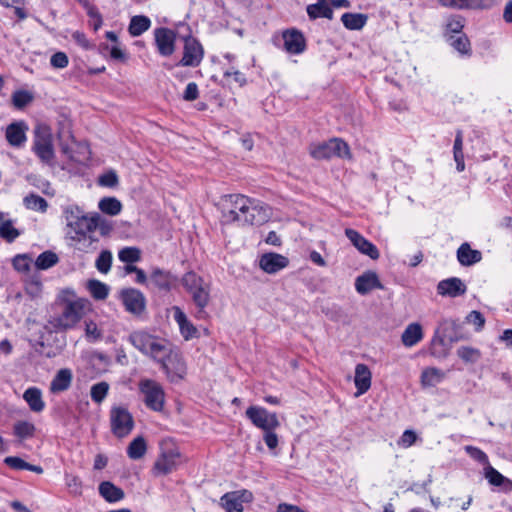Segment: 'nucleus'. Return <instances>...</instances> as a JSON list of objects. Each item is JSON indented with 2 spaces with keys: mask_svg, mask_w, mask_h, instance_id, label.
Wrapping results in <instances>:
<instances>
[{
  "mask_svg": "<svg viewBox=\"0 0 512 512\" xmlns=\"http://www.w3.org/2000/svg\"><path fill=\"white\" fill-rule=\"evenodd\" d=\"M99 183L103 186L113 187L118 183L117 174L113 171L105 173L99 178Z\"/></svg>",
  "mask_w": 512,
  "mask_h": 512,
  "instance_id": "nucleus-63",
  "label": "nucleus"
},
{
  "mask_svg": "<svg viewBox=\"0 0 512 512\" xmlns=\"http://www.w3.org/2000/svg\"><path fill=\"white\" fill-rule=\"evenodd\" d=\"M263 440L270 450H274L278 446V435L275 430H264Z\"/></svg>",
  "mask_w": 512,
  "mask_h": 512,
  "instance_id": "nucleus-62",
  "label": "nucleus"
},
{
  "mask_svg": "<svg viewBox=\"0 0 512 512\" xmlns=\"http://www.w3.org/2000/svg\"><path fill=\"white\" fill-rule=\"evenodd\" d=\"M151 26V20L144 15L133 16L130 20L128 32L132 37H138L146 32Z\"/></svg>",
  "mask_w": 512,
  "mask_h": 512,
  "instance_id": "nucleus-36",
  "label": "nucleus"
},
{
  "mask_svg": "<svg viewBox=\"0 0 512 512\" xmlns=\"http://www.w3.org/2000/svg\"><path fill=\"white\" fill-rule=\"evenodd\" d=\"M457 355L465 362H476L480 357V352L472 347L463 346L457 350Z\"/></svg>",
  "mask_w": 512,
  "mask_h": 512,
  "instance_id": "nucleus-53",
  "label": "nucleus"
},
{
  "mask_svg": "<svg viewBox=\"0 0 512 512\" xmlns=\"http://www.w3.org/2000/svg\"><path fill=\"white\" fill-rule=\"evenodd\" d=\"M140 392L144 395L145 405L156 412L164 408L165 393L162 386L151 379L142 380L139 384Z\"/></svg>",
  "mask_w": 512,
  "mask_h": 512,
  "instance_id": "nucleus-11",
  "label": "nucleus"
},
{
  "mask_svg": "<svg viewBox=\"0 0 512 512\" xmlns=\"http://www.w3.org/2000/svg\"><path fill=\"white\" fill-rule=\"evenodd\" d=\"M86 300H62L59 314L51 316L48 323L56 332L72 329L85 314Z\"/></svg>",
  "mask_w": 512,
  "mask_h": 512,
  "instance_id": "nucleus-2",
  "label": "nucleus"
},
{
  "mask_svg": "<svg viewBox=\"0 0 512 512\" xmlns=\"http://www.w3.org/2000/svg\"><path fill=\"white\" fill-rule=\"evenodd\" d=\"M73 379L72 371L68 368L60 369L50 383L52 393H60L68 390Z\"/></svg>",
  "mask_w": 512,
  "mask_h": 512,
  "instance_id": "nucleus-28",
  "label": "nucleus"
},
{
  "mask_svg": "<svg viewBox=\"0 0 512 512\" xmlns=\"http://www.w3.org/2000/svg\"><path fill=\"white\" fill-rule=\"evenodd\" d=\"M423 338L422 327L419 323L409 324L402 333L401 340L406 347L416 345Z\"/></svg>",
  "mask_w": 512,
  "mask_h": 512,
  "instance_id": "nucleus-31",
  "label": "nucleus"
},
{
  "mask_svg": "<svg viewBox=\"0 0 512 512\" xmlns=\"http://www.w3.org/2000/svg\"><path fill=\"white\" fill-rule=\"evenodd\" d=\"M356 291L361 295H366L374 289L383 288L378 275L374 271H366L355 280Z\"/></svg>",
  "mask_w": 512,
  "mask_h": 512,
  "instance_id": "nucleus-24",
  "label": "nucleus"
},
{
  "mask_svg": "<svg viewBox=\"0 0 512 512\" xmlns=\"http://www.w3.org/2000/svg\"><path fill=\"white\" fill-rule=\"evenodd\" d=\"M372 374L366 364H357L355 367L354 384L357 389L356 396L366 393L371 387Z\"/></svg>",
  "mask_w": 512,
  "mask_h": 512,
  "instance_id": "nucleus-25",
  "label": "nucleus"
},
{
  "mask_svg": "<svg viewBox=\"0 0 512 512\" xmlns=\"http://www.w3.org/2000/svg\"><path fill=\"white\" fill-rule=\"evenodd\" d=\"M149 281L156 289L167 293L176 286L177 277L170 271L155 267L151 271Z\"/></svg>",
  "mask_w": 512,
  "mask_h": 512,
  "instance_id": "nucleus-18",
  "label": "nucleus"
},
{
  "mask_svg": "<svg viewBox=\"0 0 512 512\" xmlns=\"http://www.w3.org/2000/svg\"><path fill=\"white\" fill-rule=\"evenodd\" d=\"M250 204V198L242 194H229L222 198L221 221L231 224L240 221Z\"/></svg>",
  "mask_w": 512,
  "mask_h": 512,
  "instance_id": "nucleus-8",
  "label": "nucleus"
},
{
  "mask_svg": "<svg viewBox=\"0 0 512 512\" xmlns=\"http://www.w3.org/2000/svg\"><path fill=\"white\" fill-rule=\"evenodd\" d=\"M155 361L161 364V368L171 382H177L184 378L186 374V363L181 354L177 351H173L167 346V352L163 354L160 359H156Z\"/></svg>",
  "mask_w": 512,
  "mask_h": 512,
  "instance_id": "nucleus-10",
  "label": "nucleus"
},
{
  "mask_svg": "<svg viewBox=\"0 0 512 512\" xmlns=\"http://www.w3.org/2000/svg\"><path fill=\"white\" fill-rule=\"evenodd\" d=\"M87 288L95 300H105L108 297L109 287L99 280H89Z\"/></svg>",
  "mask_w": 512,
  "mask_h": 512,
  "instance_id": "nucleus-41",
  "label": "nucleus"
},
{
  "mask_svg": "<svg viewBox=\"0 0 512 512\" xmlns=\"http://www.w3.org/2000/svg\"><path fill=\"white\" fill-rule=\"evenodd\" d=\"M129 342L144 355L154 361L167 352V345L145 331H134L128 337Z\"/></svg>",
  "mask_w": 512,
  "mask_h": 512,
  "instance_id": "nucleus-7",
  "label": "nucleus"
},
{
  "mask_svg": "<svg viewBox=\"0 0 512 512\" xmlns=\"http://www.w3.org/2000/svg\"><path fill=\"white\" fill-rule=\"evenodd\" d=\"M444 330L448 331L449 329L453 330L454 333L445 334V337L448 338L451 342H457L463 339L462 336L458 335L457 330L461 328V324L456 320H445L443 322Z\"/></svg>",
  "mask_w": 512,
  "mask_h": 512,
  "instance_id": "nucleus-54",
  "label": "nucleus"
},
{
  "mask_svg": "<svg viewBox=\"0 0 512 512\" xmlns=\"http://www.w3.org/2000/svg\"><path fill=\"white\" fill-rule=\"evenodd\" d=\"M98 207L103 213L115 216L121 212L122 204L115 197H104L99 201Z\"/></svg>",
  "mask_w": 512,
  "mask_h": 512,
  "instance_id": "nucleus-40",
  "label": "nucleus"
},
{
  "mask_svg": "<svg viewBox=\"0 0 512 512\" xmlns=\"http://www.w3.org/2000/svg\"><path fill=\"white\" fill-rule=\"evenodd\" d=\"M181 283L196 306L195 317L200 320L207 319L208 313L205 309L211 300V284L194 271L186 272Z\"/></svg>",
  "mask_w": 512,
  "mask_h": 512,
  "instance_id": "nucleus-1",
  "label": "nucleus"
},
{
  "mask_svg": "<svg viewBox=\"0 0 512 512\" xmlns=\"http://www.w3.org/2000/svg\"><path fill=\"white\" fill-rule=\"evenodd\" d=\"M58 262H59L58 255L53 251L47 250V251H44L43 253H41L37 257V259L35 261V266L37 269L46 270V269L53 267Z\"/></svg>",
  "mask_w": 512,
  "mask_h": 512,
  "instance_id": "nucleus-42",
  "label": "nucleus"
},
{
  "mask_svg": "<svg viewBox=\"0 0 512 512\" xmlns=\"http://www.w3.org/2000/svg\"><path fill=\"white\" fill-rule=\"evenodd\" d=\"M457 260L462 266H472L482 260V253L472 249L470 244L465 242L457 249Z\"/></svg>",
  "mask_w": 512,
  "mask_h": 512,
  "instance_id": "nucleus-27",
  "label": "nucleus"
},
{
  "mask_svg": "<svg viewBox=\"0 0 512 512\" xmlns=\"http://www.w3.org/2000/svg\"><path fill=\"white\" fill-rule=\"evenodd\" d=\"M135 423L132 414L124 406H112L110 410L111 432L117 438L128 436L134 429Z\"/></svg>",
  "mask_w": 512,
  "mask_h": 512,
  "instance_id": "nucleus-9",
  "label": "nucleus"
},
{
  "mask_svg": "<svg viewBox=\"0 0 512 512\" xmlns=\"http://www.w3.org/2000/svg\"><path fill=\"white\" fill-rule=\"evenodd\" d=\"M184 40V49H183V57L178 62V66H188V67H197L204 56V50L200 42L188 35L183 38Z\"/></svg>",
  "mask_w": 512,
  "mask_h": 512,
  "instance_id": "nucleus-15",
  "label": "nucleus"
},
{
  "mask_svg": "<svg viewBox=\"0 0 512 512\" xmlns=\"http://www.w3.org/2000/svg\"><path fill=\"white\" fill-rule=\"evenodd\" d=\"M345 235L362 254L369 256L372 260H377L380 257L378 248L358 231L346 228Z\"/></svg>",
  "mask_w": 512,
  "mask_h": 512,
  "instance_id": "nucleus-17",
  "label": "nucleus"
},
{
  "mask_svg": "<svg viewBox=\"0 0 512 512\" xmlns=\"http://www.w3.org/2000/svg\"><path fill=\"white\" fill-rule=\"evenodd\" d=\"M440 5L455 9H475L481 7V0H438Z\"/></svg>",
  "mask_w": 512,
  "mask_h": 512,
  "instance_id": "nucleus-43",
  "label": "nucleus"
},
{
  "mask_svg": "<svg viewBox=\"0 0 512 512\" xmlns=\"http://www.w3.org/2000/svg\"><path fill=\"white\" fill-rule=\"evenodd\" d=\"M485 478L493 486H504L506 491H512V480L504 477L499 471L490 464L484 469Z\"/></svg>",
  "mask_w": 512,
  "mask_h": 512,
  "instance_id": "nucleus-33",
  "label": "nucleus"
},
{
  "mask_svg": "<svg viewBox=\"0 0 512 512\" xmlns=\"http://www.w3.org/2000/svg\"><path fill=\"white\" fill-rule=\"evenodd\" d=\"M24 400L27 402L29 408L33 412H41L45 407L42 399V393L39 388L30 387L23 394Z\"/></svg>",
  "mask_w": 512,
  "mask_h": 512,
  "instance_id": "nucleus-32",
  "label": "nucleus"
},
{
  "mask_svg": "<svg viewBox=\"0 0 512 512\" xmlns=\"http://www.w3.org/2000/svg\"><path fill=\"white\" fill-rule=\"evenodd\" d=\"M20 236V231L13 226L12 220L0 223V237L7 243H12Z\"/></svg>",
  "mask_w": 512,
  "mask_h": 512,
  "instance_id": "nucleus-44",
  "label": "nucleus"
},
{
  "mask_svg": "<svg viewBox=\"0 0 512 512\" xmlns=\"http://www.w3.org/2000/svg\"><path fill=\"white\" fill-rule=\"evenodd\" d=\"M289 265V259L278 253H265L260 257V268L268 273L275 274Z\"/></svg>",
  "mask_w": 512,
  "mask_h": 512,
  "instance_id": "nucleus-23",
  "label": "nucleus"
},
{
  "mask_svg": "<svg viewBox=\"0 0 512 512\" xmlns=\"http://www.w3.org/2000/svg\"><path fill=\"white\" fill-rule=\"evenodd\" d=\"M447 41L461 55L468 57L472 55L471 43L466 34L448 35Z\"/></svg>",
  "mask_w": 512,
  "mask_h": 512,
  "instance_id": "nucleus-34",
  "label": "nucleus"
},
{
  "mask_svg": "<svg viewBox=\"0 0 512 512\" xmlns=\"http://www.w3.org/2000/svg\"><path fill=\"white\" fill-rule=\"evenodd\" d=\"M50 63L54 68H65L67 67L69 60L64 52H56L50 58Z\"/></svg>",
  "mask_w": 512,
  "mask_h": 512,
  "instance_id": "nucleus-59",
  "label": "nucleus"
},
{
  "mask_svg": "<svg viewBox=\"0 0 512 512\" xmlns=\"http://www.w3.org/2000/svg\"><path fill=\"white\" fill-rule=\"evenodd\" d=\"M467 286L457 277L441 280L437 285V293L443 297L456 298L466 293Z\"/></svg>",
  "mask_w": 512,
  "mask_h": 512,
  "instance_id": "nucleus-22",
  "label": "nucleus"
},
{
  "mask_svg": "<svg viewBox=\"0 0 512 512\" xmlns=\"http://www.w3.org/2000/svg\"><path fill=\"white\" fill-rule=\"evenodd\" d=\"M368 20L367 15L362 13H344L341 16V21L344 27L348 30H360L362 29Z\"/></svg>",
  "mask_w": 512,
  "mask_h": 512,
  "instance_id": "nucleus-35",
  "label": "nucleus"
},
{
  "mask_svg": "<svg viewBox=\"0 0 512 512\" xmlns=\"http://www.w3.org/2000/svg\"><path fill=\"white\" fill-rule=\"evenodd\" d=\"M4 463L14 470H27L28 467V462L16 456L6 457Z\"/></svg>",
  "mask_w": 512,
  "mask_h": 512,
  "instance_id": "nucleus-57",
  "label": "nucleus"
},
{
  "mask_svg": "<svg viewBox=\"0 0 512 512\" xmlns=\"http://www.w3.org/2000/svg\"><path fill=\"white\" fill-rule=\"evenodd\" d=\"M271 216V208L264 203L250 199L248 209L242 215L239 223L242 225H262L266 223Z\"/></svg>",
  "mask_w": 512,
  "mask_h": 512,
  "instance_id": "nucleus-13",
  "label": "nucleus"
},
{
  "mask_svg": "<svg viewBox=\"0 0 512 512\" xmlns=\"http://www.w3.org/2000/svg\"><path fill=\"white\" fill-rule=\"evenodd\" d=\"M245 415L255 427L262 431L276 430L280 426L277 414L269 412L264 407L250 406L247 408Z\"/></svg>",
  "mask_w": 512,
  "mask_h": 512,
  "instance_id": "nucleus-12",
  "label": "nucleus"
},
{
  "mask_svg": "<svg viewBox=\"0 0 512 512\" xmlns=\"http://www.w3.org/2000/svg\"><path fill=\"white\" fill-rule=\"evenodd\" d=\"M34 99L31 92L27 90H16L12 94V104L16 109H23L29 105Z\"/></svg>",
  "mask_w": 512,
  "mask_h": 512,
  "instance_id": "nucleus-45",
  "label": "nucleus"
},
{
  "mask_svg": "<svg viewBox=\"0 0 512 512\" xmlns=\"http://www.w3.org/2000/svg\"><path fill=\"white\" fill-rule=\"evenodd\" d=\"M464 18L462 16H455L448 20L446 31L449 35H460L464 27Z\"/></svg>",
  "mask_w": 512,
  "mask_h": 512,
  "instance_id": "nucleus-51",
  "label": "nucleus"
},
{
  "mask_svg": "<svg viewBox=\"0 0 512 512\" xmlns=\"http://www.w3.org/2000/svg\"><path fill=\"white\" fill-rule=\"evenodd\" d=\"M120 299L125 310L136 317L141 316L146 310V298L138 289H122L120 292Z\"/></svg>",
  "mask_w": 512,
  "mask_h": 512,
  "instance_id": "nucleus-14",
  "label": "nucleus"
},
{
  "mask_svg": "<svg viewBox=\"0 0 512 512\" xmlns=\"http://www.w3.org/2000/svg\"><path fill=\"white\" fill-rule=\"evenodd\" d=\"M417 440V434L413 430H405L400 437L398 444L402 447H410Z\"/></svg>",
  "mask_w": 512,
  "mask_h": 512,
  "instance_id": "nucleus-60",
  "label": "nucleus"
},
{
  "mask_svg": "<svg viewBox=\"0 0 512 512\" xmlns=\"http://www.w3.org/2000/svg\"><path fill=\"white\" fill-rule=\"evenodd\" d=\"M23 204L26 209L45 213L49 207L48 202L43 197L35 193H29L23 198Z\"/></svg>",
  "mask_w": 512,
  "mask_h": 512,
  "instance_id": "nucleus-38",
  "label": "nucleus"
},
{
  "mask_svg": "<svg viewBox=\"0 0 512 512\" xmlns=\"http://www.w3.org/2000/svg\"><path fill=\"white\" fill-rule=\"evenodd\" d=\"M221 505L227 512H243V504L237 492H229L221 497Z\"/></svg>",
  "mask_w": 512,
  "mask_h": 512,
  "instance_id": "nucleus-39",
  "label": "nucleus"
},
{
  "mask_svg": "<svg viewBox=\"0 0 512 512\" xmlns=\"http://www.w3.org/2000/svg\"><path fill=\"white\" fill-rule=\"evenodd\" d=\"M94 232H88L79 235L67 233L68 238L72 241L71 246L82 253L91 254L98 249L99 239L93 235Z\"/></svg>",
  "mask_w": 512,
  "mask_h": 512,
  "instance_id": "nucleus-20",
  "label": "nucleus"
},
{
  "mask_svg": "<svg viewBox=\"0 0 512 512\" xmlns=\"http://www.w3.org/2000/svg\"><path fill=\"white\" fill-rule=\"evenodd\" d=\"M31 258L27 254H19L13 258L12 264L18 272H28L31 267Z\"/></svg>",
  "mask_w": 512,
  "mask_h": 512,
  "instance_id": "nucleus-52",
  "label": "nucleus"
},
{
  "mask_svg": "<svg viewBox=\"0 0 512 512\" xmlns=\"http://www.w3.org/2000/svg\"><path fill=\"white\" fill-rule=\"evenodd\" d=\"M442 379V373L437 368H426L421 373V383L423 386H435Z\"/></svg>",
  "mask_w": 512,
  "mask_h": 512,
  "instance_id": "nucleus-46",
  "label": "nucleus"
},
{
  "mask_svg": "<svg viewBox=\"0 0 512 512\" xmlns=\"http://www.w3.org/2000/svg\"><path fill=\"white\" fill-rule=\"evenodd\" d=\"M154 41L158 53L163 57L171 56L176 50V32L166 27L154 30Z\"/></svg>",
  "mask_w": 512,
  "mask_h": 512,
  "instance_id": "nucleus-16",
  "label": "nucleus"
},
{
  "mask_svg": "<svg viewBox=\"0 0 512 512\" xmlns=\"http://www.w3.org/2000/svg\"><path fill=\"white\" fill-rule=\"evenodd\" d=\"M466 319L469 323L475 325L477 331L481 330L484 327L485 318L482 315V313L479 311H476V310L471 311L467 315Z\"/></svg>",
  "mask_w": 512,
  "mask_h": 512,
  "instance_id": "nucleus-58",
  "label": "nucleus"
},
{
  "mask_svg": "<svg viewBox=\"0 0 512 512\" xmlns=\"http://www.w3.org/2000/svg\"><path fill=\"white\" fill-rule=\"evenodd\" d=\"M465 451L475 461H477V462H479V463H481L483 465H486V466L489 465L488 456L481 449H479L477 447H474V446L468 445V446L465 447Z\"/></svg>",
  "mask_w": 512,
  "mask_h": 512,
  "instance_id": "nucleus-56",
  "label": "nucleus"
},
{
  "mask_svg": "<svg viewBox=\"0 0 512 512\" xmlns=\"http://www.w3.org/2000/svg\"><path fill=\"white\" fill-rule=\"evenodd\" d=\"M68 233L79 235L88 232H95L98 227L99 216L89 217L78 206H69L64 211Z\"/></svg>",
  "mask_w": 512,
  "mask_h": 512,
  "instance_id": "nucleus-4",
  "label": "nucleus"
},
{
  "mask_svg": "<svg viewBox=\"0 0 512 512\" xmlns=\"http://www.w3.org/2000/svg\"><path fill=\"white\" fill-rule=\"evenodd\" d=\"M99 494L109 503L118 502L125 497L124 491L109 481L100 483Z\"/></svg>",
  "mask_w": 512,
  "mask_h": 512,
  "instance_id": "nucleus-29",
  "label": "nucleus"
},
{
  "mask_svg": "<svg viewBox=\"0 0 512 512\" xmlns=\"http://www.w3.org/2000/svg\"><path fill=\"white\" fill-rule=\"evenodd\" d=\"M112 264V254L108 250H104L100 253L96 260V268L101 273H107Z\"/></svg>",
  "mask_w": 512,
  "mask_h": 512,
  "instance_id": "nucleus-50",
  "label": "nucleus"
},
{
  "mask_svg": "<svg viewBox=\"0 0 512 512\" xmlns=\"http://www.w3.org/2000/svg\"><path fill=\"white\" fill-rule=\"evenodd\" d=\"M119 260L127 264H133L141 259V250L137 247H125L118 253Z\"/></svg>",
  "mask_w": 512,
  "mask_h": 512,
  "instance_id": "nucleus-48",
  "label": "nucleus"
},
{
  "mask_svg": "<svg viewBox=\"0 0 512 512\" xmlns=\"http://www.w3.org/2000/svg\"><path fill=\"white\" fill-rule=\"evenodd\" d=\"M32 151L39 160L47 165H52L55 152L51 129L47 125H38L34 129Z\"/></svg>",
  "mask_w": 512,
  "mask_h": 512,
  "instance_id": "nucleus-5",
  "label": "nucleus"
},
{
  "mask_svg": "<svg viewBox=\"0 0 512 512\" xmlns=\"http://www.w3.org/2000/svg\"><path fill=\"white\" fill-rule=\"evenodd\" d=\"M174 319L179 325L181 335L185 340L192 339L198 336L197 328L188 320L185 313L178 306L173 307Z\"/></svg>",
  "mask_w": 512,
  "mask_h": 512,
  "instance_id": "nucleus-26",
  "label": "nucleus"
},
{
  "mask_svg": "<svg viewBox=\"0 0 512 512\" xmlns=\"http://www.w3.org/2000/svg\"><path fill=\"white\" fill-rule=\"evenodd\" d=\"M284 48L289 54H300L306 49V39L297 29H287L282 34Z\"/></svg>",
  "mask_w": 512,
  "mask_h": 512,
  "instance_id": "nucleus-19",
  "label": "nucleus"
},
{
  "mask_svg": "<svg viewBox=\"0 0 512 512\" xmlns=\"http://www.w3.org/2000/svg\"><path fill=\"white\" fill-rule=\"evenodd\" d=\"M199 96L198 85L195 82H190L187 84L186 89L183 94V99L185 101H194Z\"/></svg>",
  "mask_w": 512,
  "mask_h": 512,
  "instance_id": "nucleus-61",
  "label": "nucleus"
},
{
  "mask_svg": "<svg viewBox=\"0 0 512 512\" xmlns=\"http://www.w3.org/2000/svg\"><path fill=\"white\" fill-rule=\"evenodd\" d=\"M65 482L69 488L70 493L74 495H81L82 493V481L77 475L66 474Z\"/></svg>",
  "mask_w": 512,
  "mask_h": 512,
  "instance_id": "nucleus-55",
  "label": "nucleus"
},
{
  "mask_svg": "<svg viewBox=\"0 0 512 512\" xmlns=\"http://www.w3.org/2000/svg\"><path fill=\"white\" fill-rule=\"evenodd\" d=\"M309 154L315 160H329L333 157L351 158L348 144L340 138H332L322 143L311 144Z\"/></svg>",
  "mask_w": 512,
  "mask_h": 512,
  "instance_id": "nucleus-6",
  "label": "nucleus"
},
{
  "mask_svg": "<svg viewBox=\"0 0 512 512\" xmlns=\"http://www.w3.org/2000/svg\"><path fill=\"white\" fill-rule=\"evenodd\" d=\"M72 38L79 46H81L85 50H89L93 47L83 32L75 31L72 34Z\"/></svg>",
  "mask_w": 512,
  "mask_h": 512,
  "instance_id": "nucleus-64",
  "label": "nucleus"
},
{
  "mask_svg": "<svg viewBox=\"0 0 512 512\" xmlns=\"http://www.w3.org/2000/svg\"><path fill=\"white\" fill-rule=\"evenodd\" d=\"M35 426L27 421H19L14 425V434L20 439H26L34 436Z\"/></svg>",
  "mask_w": 512,
  "mask_h": 512,
  "instance_id": "nucleus-49",
  "label": "nucleus"
},
{
  "mask_svg": "<svg viewBox=\"0 0 512 512\" xmlns=\"http://www.w3.org/2000/svg\"><path fill=\"white\" fill-rule=\"evenodd\" d=\"M147 452V443L144 437L134 438L127 447V455L132 460L141 459Z\"/></svg>",
  "mask_w": 512,
  "mask_h": 512,
  "instance_id": "nucleus-37",
  "label": "nucleus"
},
{
  "mask_svg": "<svg viewBox=\"0 0 512 512\" xmlns=\"http://www.w3.org/2000/svg\"><path fill=\"white\" fill-rule=\"evenodd\" d=\"M182 463V454L179 447L171 439L160 442V453L152 472L155 476H165L175 471Z\"/></svg>",
  "mask_w": 512,
  "mask_h": 512,
  "instance_id": "nucleus-3",
  "label": "nucleus"
},
{
  "mask_svg": "<svg viewBox=\"0 0 512 512\" xmlns=\"http://www.w3.org/2000/svg\"><path fill=\"white\" fill-rule=\"evenodd\" d=\"M108 392H109V384L105 381L98 382V383L92 385V387L90 389L91 399L95 403L100 404L107 397Z\"/></svg>",
  "mask_w": 512,
  "mask_h": 512,
  "instance_id": "nucleus-47",
  "label": "nucleus"
},
{
  "mask_svg": "<svg viewBox=\"0 0 512 512\" xmlns=\"http://www.w3.org/2000/svg\"><path fill=\"white\" fill-rule=\"evenodd\" d=\"M306 11L311 20L317 18L332 20L334 15L332 8L327 5L326 0H317V3L308 5Z\"/></svg>",
  "mask_w": 512,
  "mask_h": 512,
  "instance_id": "nucleus-30",
  "label": "nucleus"
},
{
  "mask_svg": "<svg viewBox=\"0 0 512 512\" xmlns=\"http://www.w3.org/2000/svg\"><path fill=\"white\" fill-rule=\"evenodd\" d=\"M28 125L24 121H15L6 127L5 138L10 146L20 148L26 140Z\"/></svg>",
  "mask_w": 512,
  "mask_h": 512,
  "instance_id": "nucleus-21",
  "label": "nucleus"
}]
</instances>
